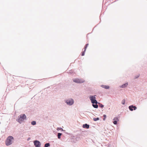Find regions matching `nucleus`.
<instances>
[{"instance_id": "ddd939ff", "label": "nucleus", "mask_w": 147, "mask_h": 147, "mask_svg": "<svg viewBox=\"0 0 147 147\" xmlns=\"http://www.w3.org/2000/svg\"><path fill=\"white\" fill-rule=\"evenodd\" d=\"M92 106L94 108H98V105L96 104L95 105L93 104Z\"/></svg>"}, {"instance_id": "6e6552de", "label": "nucleus", "mask_w": 147, "mask_h": 147, "mask_svg": "<svg viewBox=\"0 0 147 147\" xmlns=\"http://www.w3.org/2000/svg\"><path fill=\"white\" fill-rule=\"evenodd\" d=\"M101 86L102 87L106 89H108L109 88V86L102 85H101Z\"/></svg>"}, {"instance_id": "aec40b11", "label": "nucleus", "mask_w": 147, "mask_h": 147, "mask_svg": "<svg viewBox=\"0 0 147 147\" xmlns=\"http://www.w3.org/2000/svg\"><path fill=\"white\" fill-rule=\"evenodd\" d=\"M114 121L113 122V123L114 124H117V122L118 121H115V120H113Z\"/></svg>"}, {"instance_id": "20e7f679", "label": "nucleus", "mask_w": 147, "mask_h": 147, "mask_svg": "<svg viewBox=\"0 0 147 147\" xmlns=\"http://www.w3.org/2000/svg\"><path fill=\"white\" fill-rule=\"evenodd\" d=\"M67 104L70 105H72L74 103V100L72 99H69L66 101Z\"/></svg>"}, {"instance_id": "39448f33", "label": "nucleus", "mask_w": 147, "mask_h": 147, "mask_svg": "<svg viewBox=\"0 0 147 147\" xmlns=\"http://www.w3.org/2000/svg\"><path fill=\"white\" fill-rule=\"evenodd\" d=\"M34 145L36 147H40L41 144L40 142L37 140H35L34 142Z\"/></svg>"}, {"instance_id": "dca6fc26", "label": "nucleus", "mask_w": 147, "mask_h": 147, "mask_svg": "<svg viewBox=\"0 0 147 147\" xmlns=\"http://www.w3.org/2000/svg\"><path fill=\"white\" fill-rule=\"evenodd\" d=\"M32 125H34L36 124V122L35 121H32L31 123Z\"/></svg>"}, {"instance_id": "9d476101", "label": "nucleus", "mask_w": 147, "mask_h": 147, "mask_svg": "<svg viewBox=\"0 0 147 147\" xmlns=\"http://www.w3.org/2000/svg\"><path fill=\"white\" fill-rule=\"evenodd\" d=\"M90 100L91 101L92 100H93L95 99L96 98L95 96H90Z\"/></svg>"}, {"instance_id": "423d86ee", "label": "nucleus", "mask_w": 147, "mask_h": 147, "mask_svg": "<svg viewBox=\"0 0 147 147\" xmlns=\"http://www.w3.org/2000/svg\"><path fill=\"white\" fill-rule=\"evenodd\" d=\"M129 108L130 111H133V110H136L137 109V107L135 106H134L133 105H131L129 107Z\"/></svg>"}, {"instance_id": "f3484780", "label": "nucleus", "mask_w": 147, "mask_h": 147, "mask_svg": "<svg viewBox=\"0 0 147 147\" xmlns=\"http://www.w3.org/2000/svg\"><path fill=\"white\" fill-rule=\"evenodd\" d=\"M99 119L98 117L95 118H93V120L94 121H96L99 120Z\"/></svg>"}, {"instance_id": "7ed1b4c3", "label": "nucleus", "mask_w": 147, "mask_h": 147, "mask_svg": "<svg viewBox=\"0 0 147 147\" xmlns=\"http://www.w3.org/2000/svg\"><path fill=\"white\" fill-rule=\"evenodd\" d=\"M73 80L74 82L78 83H83L85 81L83 79H79L78 78L74 79H73Z\"/></svg>"}, {"instance_id": "a211bd4d", "label": "nucleus", "mask_w": 147, "mask_h": 147, "mask_svg": "<svg viewBox=\"0 0 147 147\" xmlns=\"http://www.w3.org/2000/svg\"><path fill=\"white\" fill-rule=\"evenodd\" d=\"M113 120L117 121H118L119 120L118 118L117 117H115L113 119Z\"/></svg>"}, {"instance_id": "0eeeda50", "label": "nucleus", "mask_w": 147, "mask_h": 147, "mask_svg": "<svg viewBox=\"0 0 147 147\" xmlns=\"http://www.w3.org/2000/svg\"><path fill=\"white\" fill-rule=\"evenodd\" d=\"M88 45H89V44L88 43L86 44L85 46L84 47V51L82 52V56H83L84 55L86 51V49L87 47L88 46Z\"/></svg>"}, {"instance_id": "4be33fe9", "label": "nucleus", "mask_w": 147, "mask_h": 147, "mask_svg": "<svg viewBox=\"0 0 147 147\" xmlns=\"http://www.w3.org/2000/svg\"><path fill=\"white\" fill-rule=\"evenodd\" d=\"M104 117H105V118H106V115H104V116H103Z\"/></svg>"}, {"instance_id": "f257e3e1", "label": "nucleus", "mask_w": 147, "mask_h": 147, "mask_svg": "<svg viewBox=\"0 0 147 147\" xmlns=\"http://www.w3.org/2000/svg\"><path fill=\"white\" fill-rule=\"evenodd\" d=\"M13 139V137L11 136H10L8 137L5 141L6 145L7 146H9L12 143Z\"/></svg>"}, {"instance_id": "412c9836", "label": "nucleus", "mask_w": 147, "mask_h": 147, "mask_svg": "<svg viewBox=\"0 0 147 147\" xmlns=\"http://www.w3.org/2000/svg\"><path fill=\"white\" fill-rule=\"evenodd\" d=\"M100 107H104V106L102 105H100Z\"/></svg>"}, {"instance_id": "f03ea898", "label": "nucleus", "mask_w": 147, "mask_h": 147, "mask_svg": "<svg viewBox=\"0 0 147 147\" xmlns=\"http://www.w3.org/2000/svg\"><path fill=\"white\" fill-rule=\"evenodd\" d=\"M26 119V116L24 114H22L20 115V117L18 119V121L21 123L23 121Z\"/></svg>"}, {"instance_id": "5701e85b", "label": "nucleus", "mask_w": 147, "mask_h": 147, "mask_svg": "<svg viewBox=\"0 0 147 147\" xmlns=\"http://www.w3.org/2000/svg\"><path fill=\"white\" fill-rule=\"evenodd\" d=\"M139 76H138L137 77H136V78L139 77Z\"/></svg>"}, {"instance_id": "4468645a", "label": "nucleus", "mask_w": 147, "mask_h": 147, "mask_svg": "<svg viewBox=\"0 0 147 147\" xmlns=\"http://www.w3.org/2000/svg\"><path fill=\"white\" fill-rule=\"evenodd\" d=\"M62 135V134L61 133H58V138L59 139H60L61 138V136Z\"/></svg>"}, {"instance_id": "b1692460", "label": "nucleus", "mask_w": 147, "mask_h": 147, "mask_svg": "<svg viewBox=\"0 0 147 147\" xmlns=\"http://www.w3.org/2000/svg\"><path fill=\"white\" fill-rule=\"evenodd\" d=\"M105 117H104V118H103V120H105Z\"/></svg>"}, {"instance_id": "1a4fd4ad", "label": "nucleus", "mask_w": 147, "mask_h": 147, "mask_svg": "<svg viewBox=\"0 0 147 147\" xmlns=\"http://www.w3.org/2000/svg\"><path fill=\"white\" fill-rule=\"evenodd\" d=\"M83 127L84 128L88 129L89 127V125L87 124H85L83 125Z\"/></svg>"}, {"instance_id": "6ab92c4d", "label": "nucleus", "mask_w": 147, "mask_h": 147, "mask_svg": "<svg viewBox=\"0 0 147 147\" xmlns=\"http://www.w3.org/2000/svg\"><path fill=\"white\" fill-rule=\"evenodd\" d=\"M125 103V100L124 99H123L121 102V103L123 105H124Z\"/></svg>"}, {"instance_id": "f8f14e48", "label": "nucleus", "mask_w": 147, "mask_h": 147, "mask_svg": "<svg viewBox=\"0 0 147 147\" xmlns=\"http://www.w3.org/2000/svg\"><path fill=\"white\" fill-rule=\"evenodd\" d=\"M127 83H125L124 84H123L121 86V87L122 88H125L127 86Z\"/></svg>"}, {"instance_id": "9b49d317", "label": "nucleus", "mask_w": 147, "mask_h": 147, "mask_svg": "<svg viewBox=\"0 0 147 147\" xmlns=\"http://www.w3.org/2000/svg\"><path fill=\"white\" fill-rule=\"evenodd\" d=\"M91 102L93 104H94V103L97 104V101L95 100V99L93 100Z\"/></svg>"}, {"instance_id": "2eb2a0df", "label": "nucleus", "mask_w": 147, "mask_h": 147, "mask_svg": "<svg viewBox=\"0 0 147 147\" xmlns=\"http://www.w3.org/2000/svg\"><path fill=\"white\" fill-rule=\"evenodd\" d=\"M50 145V144L49 143L46 144H45V146L44 147H48Z\"/></svg>"}]
</instances>
